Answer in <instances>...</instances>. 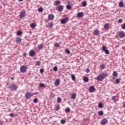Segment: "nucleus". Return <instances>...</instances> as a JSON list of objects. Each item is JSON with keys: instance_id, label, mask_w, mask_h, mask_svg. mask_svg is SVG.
I'll use <instances>...</instances> for the list:
<instances>
[{"instance_id": "f257e3e1", "label": "nucleus", "mask_w": 125, "mask_h": 125, "mask_svg": "<svg viewBox=\"0 0 125 125\" xmlns=\"http://www.w3.org/2000/svg\"><path fill=\"white\" fill-rule=\"evenodd\" d=\"M106 76L107 74L105 73H102L97 77L96 80L97 81H102L104 79H105V78H106Z\"/></svg>"}, {"instance_id": "f03ea898", "label": "nucleus", "mask_w": 125, "mask_h": 125, "mask_svg": "<svg viewBox=\"0 0 125 125\" xmlns=\"http://www.w3.org/2000/svg\"><path fill=\"white\" fill-rule=\"evenodd\" d=\"M9 88H10V90H11L12 91H15V90H16L17 88H18V86L14 83L11 84V85L9 87Z\"/></svg>"}, {"instance_id": "7ed1b4c3", "label": "nucleus", "mask_w": 125, "mask_h": 125, "mask_svg": "<svg viewBox=\"0 0 125 125\" xmlns=\"http://www.w3.org/2000/svg\"><path fill=\"white\" fill-rule=\"evenodd\" d=\"M27 71V66L26 65H22L20 67V71L21 73H25Z\"/></svg>"}, {"instance_id": "20e7f679", "label": "nucleus", "mask_w": 125, "mask_h": 125, "mask_svg": "<svg viewBox=\"0 0 125 125\" xmlns=\"http://www.w3.org/2000/svg\"><path fill=\"white\" fill-rule=\"evenodd\" d=\"M108 124V120L107 118H104L101 121V125H105Z\"/></svg>"}, {"instance_id": "39448f33", "label": "nucleus", "mask_w": 125, "mask_h": 125, "mask_svg": "<svg viewBox=\"0 0 125 125\" xmlns=\"http://www.w3.org/2000/svg\"><path fill=\"white\" fill-rule=\"evenodd\" d=\"M25 98L26 99H30V98H31V97H32V96H33V95H32V93H31V92H27L25 93Z\"/></svg>"}, {"instance_id": "423d86ee", "label": "nucleus", "mask_w": 125, "mask_h": 125, "mask_svg": "<svg viewBox=\"0 0 125 125\" xmlns=\"http://www.w3.org/2000/svg\"><path fill=\"white\" fill-rule=\"evenodd\" d=\"M119 37L121 39H123V38H125V33L124 31H120L118 33Z\"/></svg>"}, {"instance_id": "0eeeda50", "label": "nucleus", "mask_w": 125, "mask_h": 125, "mask_svg": "<svg viewBox=\"0 0 125 125\" xmlns=\"http://www.w3.org/2000/svg\"><path fill=\"white\" fill-rule=\"evenodd\" d=\"M102 50L103 51H104L105 54H109L110 53V52H109V50L106 49L105 46H102Z\"/></svg>"}, {"instance_id": "6e6552de", "label": "nucleus", "mask_w": 125, "mask_h": 125, "mask_svg": "<svg viewBox=\"0 0 125 125\" xmlns=\"http://www.w3.org/2000/svg\"><path fill=\"white\" fill-rule=\"evenodd\" d=\"M69 21V18H66L64 19H62L61 21V24H66Z\"/></svg>"}, {"instance_id": "1a4fd4ad", "label": "nucleus", "mask_w": 125, "mask_h": 125, "mask_svg": "<svg viewBox=\"0 0 125 125\" xmlns=\"http://www.w3.org/2000/svg\"><path fill=\"white\" fill-rule=\"evenodd\" d=\"M93 34L94 36H99L100 31L98 29H96L93 31Z\"/></svg>"}, {"instance_id": "9d476101", "label": "nucleus", "mask_w": 125, "mask_h": 125, "mask_svg": "<svg viewBox=\"0 0 125 125\" xmlns=\"http://www.w3.org/2000/svg\"><path fill=\"white\" fill-rule=\"evenodd\" d=\"M29 55L31 57H33V56H35V55H36V52H35L34 50H31L30 51Z\"/></svg>"}, {"instance_id": "9b49d317", "label": "nucleus", "mask_w": 125, "mask_h": 125, "mask_svg": "<svg viewBox=\"0 0 125 125\" xmlns=\"http://www.w3.org/2000/svg\"><path fill=\"white\" fill-rule=\"evenodd\" d=\"M64 10V6L63 5H59L57 8V10H58V11H63Z\"/></svg>"}, {"instance_id": "f8f14e48", "label": "nucleus", "mask_w": 125, "mask_h": 125, "mask_svg": "<svg viewBox=\"0 0 125 125\" xmlns=\"http://www.w3.org/2000/svg\"><path fill=\"white\" fill-rule=\"evenodd\" d=\"M95 91V87H94L93 86H90L89 88V91L91 93L94 92Z\"/></svg>"}, {"instance_id": "ddd939ff", "label": "nucleus", "mask_w": 125, "mask_h": 125, "mask_svg": "<svg viewBox=\"0 0 125 125\" xmlns=\"http://www.w3.org/2000/svg\"><path fill=\"white\" fill-rule=\"evenodd\" d=\"M48 19L49 20H53L54 19V15L52 14H50L48 15Z\"/></svg>"}, {"instance_id": "4468645a", "label": "nucleus", "mask_w": 125, "mask_h": 125, "mask_svg": "<svg viewBox=\"0 0 125 125\" xmlns=\"http://www.w3.org/2000/svg\"><path fill=\"white\" fill-rule=\"evenodd\" d=\"M16 43H21L22 42V39L20 37H18L16 39Z\"/></svg>"}, {"instance_id": "2eb2a0df", "label": "nucleus", "mask_w": 125, "mask_h": 125, "mask_svg": "<svg viewBox=\"0 0 125 125\" xmlns=\"http://www.w3.org/2000/svg\"><path fill=\"white\" fill-rule=\"evenodd\" d=\"M26 14V13L25 12H21L20 14V18L21 19H22V18H24L25 17V15Z\"/></svg>"}, {"instance_id": "dca6fc26", "label": "nucleus", "mask_w": 125, "mask_h": 125, "mask_svg": "<svg viewBox=\"0 0 125 125\" xmlns=\"http://www.w3.org/2000/svg\"><path fill=\"white\" fill-rule=\"evenodd\" d=\"M54 84L56 86L59 85V84H60V80L59 79H57L54 82Z\"/></svg>"}, {"instance_id": "f3484780", "label": "nucleus", "mask_w": 125, "mask_h": 125, "mask_svg": "<svg viewBox=\"0 0 125 125\" xmlns=\"http://www.w3.org/2000/svg\"><path fill=\"white\" fill-rule=\"evenodd\" d=\"M53 27V23L52 22H51L48 23L47 25H46L47 28H52Z\"/></svg>"}, {"instance_id": "a211bd4d", "label": "nucleus", "mask_w": 125, "mask_h": 125, "mask_svg": "<svg viewBox=\"0 0 125 125\" xmlns=\"http://www.w3.org/2000/svg\"><path fill=\"white\" fill-rule=\"evenodd\" d=\"M83 12H80L77 14V17H79V18H81V17H83Z\"/></svg>"}, {"instance_id": "6ab92c4d", "label": "nucleus", "mask_w": 125, "mask_h": 125, "mask_svg": "<svg viewBox=\"0 0 125 125\" xmlns=\"http://www.w3.org/2000/svg\"><path fill=\"white\" fill-rule=\"evenodd\" d=\"M109 27H110V24H109V23H105L104 25V29H109Z\"/></svg>"}, {"instance_id": "aec40b11", "label": "nucleus", "mask_w": 125, "mask_h": 125, "mask_svg": "<svg viewBox=\"0 0 125 125\" xmlns=\"http://www.w3.org/2000/svg\"><path fill=\"white\" fill-rule=\"evenodd\" d=\"M30 26L31 28H35L37 26V24H36L35 23H32L30 24Z\"/></svg>"}, {"instance_id": "412c9836", "label": "nucleus", "mask_w": 125, "mask_h": 125, "mask_svg": "<svg viewBox=\"0 0 125 125\" xmlns=\"http://www.w3.org/2000/svg\"><path fill=\"white\" fill-rule=\"evenodd\" d=\"M76 97H77V94L76 93H73L71 95V99H76Z\"/></svg>"}, {"instance_id": "4be33fe9", "label": "nucleus", "mask_w": 125, "mask_h": 125, "mask_svg": "<svg viewBox=\"0 0 125 125\" xmlns=\"http://www.w3.org/2000/svg\"><path fill=\"white\" fill-rule=\"evenodd\" d=\"M61 3V2L60 0H56L54 3V5H59Z\"/></svg>"}, {"instance_id": "5701e85b", "label": "nucleus", "mask_w": 125, "mask_h": 125, "mask_svg": "<svg viewBox=\"0 0 125 125\" xmlns=\"http://www.w3.org/2000/svg\"><path fill=\"white\" fill-rule=\"evenodd\" d=\"M65 113H70L71 112V109H70V107H67L65 109Z\"/></svg>"}, {"instance_id": "b1692460", "label": "nucleus", "mask_w": 125, "mask_h": 125, "mask_svg": "<svg viewBox=\"0 0 125 125\" xmlns=\"http://www.w3.org/2000/svg\"><path fill=\"white\" fill-rule=\"evenodd\" d=\"M38 49L41 50V49H42V48L43 47V46L42 45V44H40L38 45Z\"/></svg>"}, {"instance_id": "393cba45", "label": "nucleus", "mask_w": 125, "mask_h": 125, "mask_svg": "<svg viewBox=\"0 0 125 125\" xmlns=\"http://www.w3.org/2000/svg\"><path fill=\"white\" fill-rule=\"evenodd\" d=\"M119 6H120V7H123L124 2L123 1H120L119 3Z\"/></svg>"}, {"instance_id": "a878e982", "label": "nucleus", "mask_w": 125, "mask_h": 125, "mask_svg": "<svg viewBox=\"0 0 125 125\" xmlns=\"http://www.w3.org/2000/svg\"><path fill=\"white\" fill-rule=\"evenodd\" d=\"M100 67L101 69V70H103L105 69V65L104 64H102L100 65Z\"/></svg>"}, {"instance_id": "bb28decb", "label": "nucleus", "mask_w": 125, "mask_h": 125, "mask_svg": "<svg viewBox=\"0 0 125 125\" xmlns=\"http://www.w3.org/2000/svg\"><path fill=\"white\" fill-rule=\"evenodd\" d=\"M83 81L85 83H87V82H88V78H87V77H85L83 78Z\"/></svg>"}, {"instance_id": "cd10ccee", "label": "nucleus", "mask_w": 125, "mask_h": 125, "mask_svg": "<svg viewBox=\"0 0 125 125\" xmlns=\"http://www.w3.org/2000/svg\"><path fill=\"white\" fill-rule=\"evenodd\" d=\"M54 46L55 47H59V46H60V44L58 42H56L54 43Z\"/></svg>"}, {"instance_id": "c85d7f7f", "label": "nucleus", "mask_w": 125, "mask_h": 125, "mask_svg": "<svg viewBox=\"0 0 125 125\" xmlns=\"http://www.w3.org/2000/svg\"><path fill=\"white\" fill-rule=\"evenodd\" d=\"M40 87H45V85L43 83H40L39 84Z\"/></svg>"}, {"instance_id": "c756f323", "label": "nucleus", "mask_w": 125, "mask_h": 125, "mask_svg": "<svg viewBox=\"0 0 125 125\" xmlns=\"http://www.w3.org/2000/svg\"><path fill=\"white\" fill-rule=\"evenodd\" d=\"M17 36H21L22 35V31L19 30L17 32Z\"/></svg>"}, {"instance_id": "7c9ffc66", "label": "nucleus", "mask_w": 125, "mask_h": 125, "mask_svg": "<svg viewBox=\"0 0 125 125\" xmlns=\"http://www.w3.org/2000/svg\"><path fill=\"white\" fill-rule=\"evenodd\" d=\"M86 1H83V3H82V6H83V7H85V6H86Z\"/></svg>"}, {"instance_id": "2f4dec72", "label": "nucleus", "mask_w": 125, "mask_h": 125, "mask_svg": "<svg viewBox=\"0 0 125 125\" xmlns=\"http://www.w3.org/2000/svg\"><path fill=\"white\" fill-rule=\"evenodd\" d=\"M71 79L72 81H76V76H75V75L72 74L71 75Z\"/></svg>"}, {"instance_id": "473e14b6", "label": "nucleus", "mask_w": 125, "mask_h": 125, "mask_svg": "<svg viewBox=\"0 0 125 125\" xmlns=\"http://www.w3.org/2000/svg\"><path fill=\"white\" fill-rule=\"evenodd\" d=\"M66 123V121L64 119H62L61 121V123L62 125H65V123Z\"/></svg>"}, {"instance_id": "72a5a7b5", "label": "nucleus", "mask_w": 125, "mask_h": 125, "mask_svg": "<svg viewBox=\"0 0 125 125\" xmlns=\"http://www.w3.org/2000/svg\"><path fill=\"white\" fill-rule=\"evenodd\" d=\"M38 10L39 12H42V11H43V8H42V7H41L38 8Z\"/></svg>"}, {"instance_id": "f704fd0d", "label": "nucleus", "mask_w": 125, "mask_h": 125, "mask_svg": "<svg viewBox=\"0 0 125 125\" xmlns=\"http://www.w3.org/2000/svg\"><path fill=\"white\" fill-rule=\"evenodd\" d=\"M117 76H118V73H117L116 71H114L113 73V76L117 77Z\"/></svg>"}, {"instance_id": "c9c22d12", "label": "nucleus", "mask_w": 125, "mask_h": 125, "mask_svg": "<svg viewBox=\"0 0 125 125\" xmlns=\"http://www.w3.org/2000/svg\"><path fill=\"white\" fill-rule=\"evenodd\" d=\"M57 101H58V103H60V102H61V101H62V99L60 97H58Z\"/></svg>"}, {"instance_id": "e433bc0d", "label": "nucleus", "mask_w": 125, "mask_h": 125, "mask_svg": "<svg viewBox=\"0 0 125 125\" xmlns=\"http://www.w3.org/2000/svg\"><path fill=\"white\" fill-rule=\"evenodd\" d=\"M98 114H99V116H103L104 113L103 111H99Z\"/></svg>"}, {"instance_id": "4c0bfd02", "label": "nucleus", "mask_w": 125, "mask_h": 125, "mask_svg": "<svg viewBox=\"0 0 125 125\" xmlns=\"http://www.w3.org/2000/svg\"><path fill=\"white\" fill-rule=\"evenodd\" d=\"M60 110V106L59 105L56 106V111H59Z\"/></svg>"}, {"instance_id": "58836bf2", "label": "nucleus", "mask_w": 125, "mask_h": 125, "mask_svg": "<svg viewBox=\"0 0 125 125\" xmlns=\"http://www.w3.org/2000/svg\"><path fill=\"white\" fill-rule=\"evenodd\" d=\"M38 101H39V100H38V98H35L33 100L34 103H38Z\"/></svg>"}, {"instance_id": "ea45409f", "label": "nucleus", "mask_w": 125, "mask_h": 125, "mask_svg": "<svg viewBox=\"0 0 125 125\" xmlns=\"http://www.w3.org/2000/svg\"><path fill=\"white\" fill-rule=\"evenodd\" d=\"M98 106H99V108H102V107H103V104L99 103L98 104Z\"/></svg>"}, {"instance_id": "a19ab883", "label": "nucleus", "mask_w": 125, "mask_h": 125, "mask_svg": "<svg viewBox=\"0 0 125 125\" xmlns=\"http://www.w3.org/2000/svg\"><path fill=\"white\" fill-rule=\"evenodd\" d=\"M65 52H66V53H67L68 54H70V53H71V52H70V50H69L68 49H65Z\"/></svg>"}, {"instance_id": "79ce46f5", "label": "nucleus", "mask_w": 125, "mask_h": 125, "mask_svg": "<svg viewBox=\"0 0 125 125\" xmlns=\"http://www.w3.org/2000/svg\"><path fill=\"white\" fill-rule=\"evenodd\" d=\"M53 71H54L55 72H56L58 70V68H57V67L56 66H55L53 67Z\"/></svg>"}, {"instance_id": "37998d69", "label": "nucleus", "mask_w": 125, "mask_h": 125, "mask_svg": "<svg viewBox=\"0 0 125 125\" xmlns=\"http://www.w3.org/2000/svg\"><path fill=\"white\" fill-rule=\"evenodd\" d=\"M36 65L40 66L41 65V62H40V61L36 62Z\"/></svg>"}, {"instance_id": "c03bdc74", "label": "nucleus", "mask_w": 125, "mask_h": 125, "mask_svg": "<svg viewBox=\"0 0 125 125\" xmlns=\"http://www.w3.org/2000/svg\"><path fill=\"white\" fill-rule=\"evenodd\" d=\"M121 28L124 30H125V23L121 25Z\"/></svg>"}, {"instance_id": "a18cd8bd", "label": "nucleus", "mask_w": 125, "mask_h": 125, "mask_svg": "<svg viewBox=\"0 0 125 125\" xmlns=\"http://www.w3.org/2000/svg\"><path fill=\"white\" fill-rule=\"evenodd\" d=\"M116 96H112L111 98V100H113V101H114V102H116Z\"/></svg>"}, {"instance_id": "49530a36", "label": "nucleus", "mask_w": 125, "mask_h": 125, "mask_svg": "<svg viewBox=\"0 0 125 125\" xmlns=\"http://www.w3.org/2000/svg\"><path fill=\"white\" fill-rule=\"evenodd\" d=\"M66 8L69 10L71 8H72V7L70 5H67L66 6Z\"/></svg>"}, {"instance_id": "de8ad7c7", "label": "nucleus", "mask_w": 125, "mask_h": 125, "mask_svg": "<svg viewBox=\"0 0 125 125\" xmlns=\"http://www.w3.org/2000/svg\"><path fill=\"white\" fill-rule=\"evenodd\" d=\"M119 83H120V79H116L115 83H117V84H119Z\"/></svg>"}, {"instance_id": "09e8293b", "label": "nucleus", "mask_w": 125, "mask_h": 125, "mask_svg": "<svg viewBox=\"0 0 125 125\" xmlns=\"http://www.w3.org/2000/svg\"><path fill=\"white\" fill-rule=\"evenodd\" d=\"M40 73H41V74H42V73H43V72H44V70H43V69L41 68L40 70Z\"/></svg>"}, {"instance_id": "8fccbe9b", "label": "nucleus", "mask_w": 125, "mask_h": 125, "mask_svg": "<svg viewBox=\"0 0 125 125\" xmlns=\"http://www.w3.org/2000/svg\"><path fill=\"white\" fill-rule=\"evenodd\" d=\"M123 22V19L118 20V23H122Z\"/></svg>"}, {"instance_id": "3c124183", "label": "nucleus", "mask_w": 125, "mask_h": 125, "mask_svg": "<svg viewBox=\"0 0 125 125\" xmlns=\"http://www.w3.org/2000/svg\"><path fill=\"white\" fill-rule=\"evenodd\" d=\"M9 116H10V117H14V114H13V113H11V114H9Z\"/></svg>"}, {"instance_id": "603ef678", "label": "nucleus", "mask_w": 125, "mask_h": 125, "mask_svg": "<svg viewBox=\"0 0 125 125\" xmlns=\"http://www.w3.org/2000/svg\"><path fill=\"white\" fill-rule=\"evenodd\" d=\"M89 72H90L89 69L88 68L86 69V73H89Z\"/></svg>"}, {"instance_id": "864d4df0", "label": "nucleus", "mask_w": 125, "mask_h": 125, "mask_svg": "<svg viewBox=\"0 0 125 125\" xmlns=\"http://www.w3.org/2000/svg\"><path fill=\"white\" fill-rule=\"evenodd\" d=\"M38 93H39L38 92H36V93H33V95H37V94H38Z\"/></svg>"}, {"instance_id": "5fc2aeb1", "label": "nucleus", "mask_w": 125, "mask_h": 125, "mask_svg": "<svg viewBox=\"0 0 125 125\" xmlns=\"http://www.w3.org/2000/svg\"><path fill=\"white\" fill-rule=\"evenodd\" d=\"M23 56H27V53H24Z\"/></svg>"}, {"instance_id": "6e6d98bb", "label": "nucleus", "mask_w": 125, "mask_h": 125, "mask_svg": "<svg viewBox=\"0 0 125 125\" xmlns=\"http://www.w3.org/2000/svg\"><path fill=\"white\" fill-rule=\"evenodd\" d=\"M11 80L12 81H13V80H14V77H11Z\"/></svg>"}, {"instance_id": "4d7b16f0", "label": "nucleus", "mask_w": 125, "mask_h": 125, "mask_svg": "<svg viewBox=\"0 0 125 125\" xmlns=\"http://www.w3.org/2000/svg\"><path fill=\"white\" fill-rule=\"evenodd\" d=\"M19 1H23V0H18Z\"/></svg>"}]
</instances>
